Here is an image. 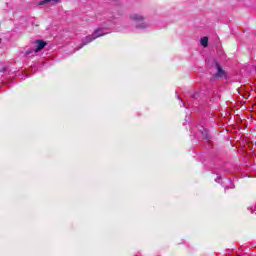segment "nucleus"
Listing matches in <instances>:
<instances>
[{
    "label": "nucleus",
    "mask_w": 256,
    "mask_h": 256,
    "mask_svg": "<svg viewBox=\"0 0 256 256\" xmlns=\"http://www.w3.org/2000/svg\"><path fill=\"white\" fill-rule=\"evenodd\" d=\"M108 33H109V28H105V27L97 28L92 35H88L82 40V44H80L77 48H75V51H79L80 49H83L85 45H89V43H92V41H95V39H99V37L108 35Z\"/></svg>",
    "instance_id": "f257e3e1"
},
{
    "label": "nucleus",
    "mask_w": 256,
    "mask_h": 256,
    "mask_svg": "<svg viewBox=\"0 0 256 256\" xmlns=\"http://www.w3.org/2000/svg\"><path fill=\"white\" fill-rule=\"evenodd\" d=\"M130 21L136 23V29H149V23L145 21V17L139 13L129 15Z\"/></svg>",
    "instance_id": "f03ea898"
},
{
    "label": "nucleus",
    "mask_w": 256,
    "mask_h": 256,
    "mask_svg": "<svg viewBox=\"0 0 256 256\" xmlns=\"http://www.w3.org/2000/svg\"><path fill=\"white\" fill-rule=\"evenodd\" d=\"M46 46H47V42L43 40H36V49L27 50L25 53V56L29 57L31 53H39V51H42V49H45Z\"/></svg>",
    "instance_id": "7ed1b4c3"
},
{
    "label": "nucleus",
    "mask_w": 256,
    "mask_h": 256,
    "mask_svg": "<svg viewBox=\"0 0 256 256\" xmlns=\"http://www.w3.org/2000/svg\"><path fill=\"white\" fill-rule=\"evenodd\" d=\"M216 69H217L216 77H218V79H220L221 77H225V70H223L221 65H219V62H216Z\"/></svg>",
    "instance_id": "20e7f679"
},
{
    "label": "nucleus",
    "mask_w": 256,
    "mask_h": 256,
    "mask_svg": "<svg viewBox=\"0 0 256 256\" xmlns=\"http://www.w3.org/2000/svg\"><path fill=\"white\" fill-rule=\"evenodd\" d=\"M200 133L203 139H206V140L209 139V132L207 131V129H205L204 127H201Z\"/></svg>",
    "instance_id": "39448f33"
},
{
    "label": "nucleus",
    "mask_w": 256,
    "mask_h": 256,
    "mask_svg": "<svg viewBox=\"0 0 256 256\" xmlns=\"http://www.w3.org/2000/svg\"><path fill=\"white\" fill-rule=\"evenodd\" d=\"M200 43H201L202 47H208L209 46V38H207V37L201 38Z\"/></svg>",
    "instance_id": "423d86ee"
},
{
    "label": "nucleus",
    "mask_w": 256,
    "mask_h": 256,
    "mask_svg": "<svg viewBox=\"0 0 256 256\" xmlns=\"http://www.w3.org/2000/svg\"><path fill=\"white\" fill-rule=\"evenodd\" d=\"M59 0H42L38 3V5H47V3H57Z\"/></svg>",
    "instance_id": "0eeeda50"
},
{
    "label": "nucleus",
    "mask_w": 256,
    "mask_h": 256,
    "mask_svg": "<svg viewBox=\"0 0 256 256\" xmlns=\"http://www.w3.org/2000/svg\"><path fill=\"white\" fill-rule=\"evenodd\" d=\"M221 179H223L221 176H218L215 181L216 183H220V185H223V182H221Z\"/></svg>",
    "instance_id": "6e6552de"
},
{
    "label": "nucleus",
    "mask_w": 256,
    "mask_h": 256,
    "mask_svg": "<svg viewBox=\"0 0 256 256\" xmlns=\"http://www.w3.org/2000/svg\"><path fill=\"white\" fill-rule=\"evenodd\" d=\"M180 101H181L180 107H185V103L183 102V100H180Z\"/></svg>",
    "instance_id": "1a4fd4ad"
},
{
    "label": "nucleus",
    "mask_w": 256,
    "mask_h": 256,
    "mask_svg": "<svg viewBox=\"0 0 256 256\" xmlns=\"http://www.w3.org/2000/svg\"><path fill=\"white\" fill-rule=\"evenodd\" d=\"M229 188L230 189H235V185L231 184Z\"/></svg>",
    "instance_id": "9d476101"
},
{
    "label": "nucleus",
    "mask_w": 256,
    "mask_h": 256,
    "mask_svg": "<svg viewBox=\"0 0 256 256\" xmlns=\"http://www.w3.org/2000/svg\"><path fill=\"white\" fill-rule=\"evenodd\" d=\"M192 97H193V98L197 97V93L193 94Z\"/></svg>",
    "instance_id": "9b49d317"
}]
</instances>
